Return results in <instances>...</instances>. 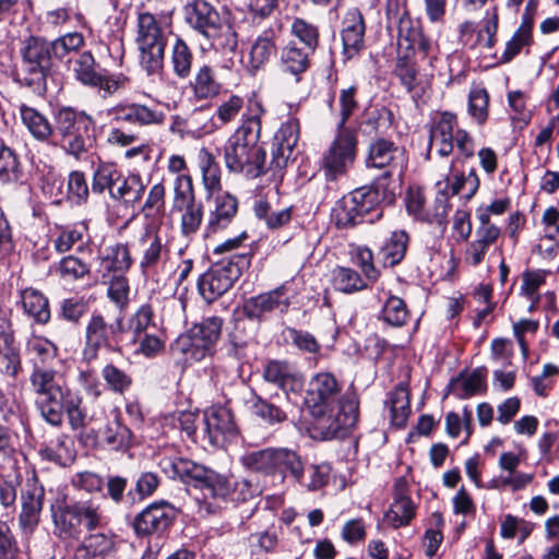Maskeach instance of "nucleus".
<instances>
[{"mask_svg":"<svg viewBox=\"0 0 559 559\" xmlns=\"http://www.w3.org/2000/svg\"><path fill=\"white\" fill-rule=\"evenodd\" d=\"M340 396L341 384L332 373L320 372L310 379L305 403L328 439L345 437L358 419L357 400Z\"/></svg>","mask_w":559,"mask_h":559,"instance_id":"f257e3e1","label":"nucleus"},{"mask_svg":"<svg viewBox=\"0 0 559 559\" xmlns=\"http://www.w3.org/2000/svg\"><path fill=\"white\" fill-rule=\"evenodd\" d=\"M264 112L260 100H249L241 124L223 147L224 162L229 171L245 173L251 177H258L263 173L266 153L260 145V136L261 118Z\"/></svg>","mask_w":559,"mask_h":559,"instance_id":"f03ea898","label":"nucleus"},{"mask_svg":"<svg viewBox=\"0 0 559 559\" xmlns=\"http://www.w3.org/2000/svg\"><path fill=\"white\" fill-rule=\"evenodd\" d=\"M20 64L13 70V81L37 96L47 92V76L51 68L53 47L40 36L29 35L21 41Z\"/></svg>","mask_w":559,"mask_h":559,"instance_id":"7ed1b4c3","label":"nucleus"},{"mask_svg":"<svg viewBox=\"0 0 559 559\" xmlns=\"http://www.w3.org/2000/svg\"><path fill=\"white\" fill-rule=\"evenodd\" d=\"M108 115L116 126L108 131L107 142L119 147H128L139 140L135 133L124 131L120 126L160 127L165 123L167 117L157 107L141 103L117 104L109 109Z\"/></svg>","mask_w":559,"mask_h":559,"instance_id":"20e7f679","label":"nucleus"},{"mask_svg":"<svg viewBox=\"0 0 559 559\" xmlns=\"http://www.w3.org/2000/svg\"><path fill=\"white\" fill-rule=\"evenodd\" d=\"M28 380L43 419L46 423H58L61 415L60 403L71 391L64 376L53 368L37 369L31 371Z\"/></svg>","mask_w":559,"mask_h":559,"instance_id":"39448f33","label":"nucleus"},{"mask_svg":"<svg viewBox=\"0 0 559 559\" xmlns=\"http://www.w3.org/2000/svg\"><path fill=\"white\" fill-rule=\"evenodd\" d=\"M55 128L60 136V144L64 152L75 159H81L87 152L93 128V119L83 111L71 107H62L55 112Z\"/></svg>","mask_w":559,"mask_h":559,"instance_id":"423d86ee","label":"nucleus"},{"mask_svg":"<svg viewBox=\"0 0 559 559\" xmlns=\"http://www.w3.org/2000/svg\"><path fill=\"white\" fill-rule=\"evenodd\" d=\"M454 146L463 158L474 155L473 138L465 130L457 128L455 115L443 112L430 128L427 157L429 158L433 151L441 157H448Z\"/></svg>","mask_w":559,"mask_h":559,"instance_id":"0eeeda50","label":"nucleus"},{"mask_svg":"<svg viewBox=\"0 0 559 559\" xmlns=\"http://www.w3.org/2000/svg\"><path fill=\"white\" fill-rule=\"evenodd\" d=\"M135 43L140 51V66L148 74L163 72L166 37L156 17L148 13H140L136 24Z\"/></svg>","mask_w":559,"mask_h":559,"instance_id":"6e6552de","label":"nucleus"},{"mask_svg":"<svg viewBox=\"0 0 559 559\" xmlns=\"http://www.w3.org/2000/svg\"><path fill=\"white\" fill-rule=\"evenodd\" d=\"M250 262V253H237L212 265L198 282L199 293L203 299L211 302L228 292L249 267Z\"/></svg>","mask_w":559,"mask_h":559,"instance_id":"1a4fd4ad","label":"nucleus"},{"mask_svg":"<svg viewBox=\"0 0 559 559\" xmlns=\"http://www.w3.org/2000/svg\"><path fill=\"white\" fill-rule=\"evenodd\" d=\"M386 14L396 27L397 51L415 52L417 49L424 57H429L433 48L431 40L423 33L421 22L412 17L400 0L388 1Z\"/></svg>","mask_w":559,"mask_h":559,"instance_id":"9d476101","label":"nucleus"},{"mask_svg":"<svg viewBox=\"0 0 559 559\" xmlns=\"http://www.w3.org/2000/svg\"><path fill=\"white\" fill-rule=\"evenodd\" d=\"M123 332V317L109 322L103 313L94 311L85 326L83 359L87 362L96 360L102 348L117 350Z\"/></svg>","mask_w":559,"mask_h":559,"instance_id":"9b49d317","label":"nucleus"},{"mask_svg":"<svg viewBox=\"0 0 559 559\" xmlns=\"http://www.w3.org/2000/svg\"><path fill=\"white\" fill-rule=\"evenodd\" d=\"M158 466L168 478L179 479L186 485L201 489V500L210 498L212 485L218 476L214 471L177 454L162 456Z\"/></svg>","mask_w":559,"mask_h":559,"instance_id":"f8f14e48","label":"nucleus"},{"mask_svg":"<svg viewBox=\"0 0 559 559\" xmlns=\"http://www.w3.org/2000/svg\"><path fill=\"white\" fill-rule=\"evenodd\" d=\"M357 144L355 130H336V135L322 159L323 170L329 180H337L353 167Z\"/></svg>","mask_w":559,"mask_h":559,"instance_id":"ddd939ff","label":"nucleus"},{"mask_svg":"<svg viewBox=\"0 0 559 559\" xmlns=\"http://www.w3.org/2000/svg\"><path fill=\"white\" fill-rule=\"evenodd\" d=\"M260 492L257 485L247 478L229 479L218 475L214 485H212L210 498L212 501L200 500L197 498L199 504V513L209 515L215 513L221 508V502H246L252 499Z\"/></svg>","mask_w":559,"mask_h":559,"instance_id":"4468645a","label":"nucleus"},{"mask_svg":"<svg viewBox=\"0 0 559 559\" xmlns=\"http://www.w3.org/2000/svg\"><path fill=\"white\" fill-rule=\"evenodd\" d=\"M73 72L79 82L103 91L104 96L126 88L129 81L123 75H107V72L99 67L90 51H83L76 56L73 60Z\"/></svg>","mask_w":559,"mask_h":559,"instance_id":"2eb2a0df","label":"nucleus"},{"mask_svg":"<svg viewBox=\"0 0 559 559\" xmlns=\"http://www.w3.org/2000/svg\"><path fill=\"white\" fill-rule=\"evenodd\" d=\"M348 195L367 221L372 223L374 218L382 215L379 210L380 204L383 202L391 203L394 200L395 192L391 182H386L385 177H380L372 186L358 188Z\"/></svg>","mask_w":559,"mask_h":559,"instance_id":"dca6fc26","label":"nucleus"},{"mask_svg":"<svg viewBox=\"0 0 559 559\" xmlns=\"http://www.w3.org/2000/svg\"><path fill=\"white\" fill-rule=\"evenodd\" d=\"M414 55L415 52L397 51L393 73L412 98L418 103L431 90L432 75L419 76Z\"/></svg>","mask_w":559,"mask_h":559,"instance_id":"f3484780","label":"nucleus"},{"mask_svg":"<svg viewBox=\"0 0 559 559\" xmlns=\"http://www.w3.org/2000/svg\"><path fill=\"white\" fill-rule=\"evenodd\" d=\"M203 431L211 444L219 447L234 440L238 428L229 408L222 405H212L203 413Z\"/></svg>","mask_w":559,"mask_h":559,"instance_id":"a211bd4d","label":"nucleus"},{"mask_svg":"<svg viewBox=\"0 0 559 559\" xmlns=\"http://www.w3.org/2000/svg\"><path fill=\"white\" fill-rule=\"evenodd\" d=\"M290 306V298L285 285L250 297L242 306L243 314L250 320L261 321L272 312L285 313Z\"/></svg>","mask_w":559,"mask_h":559,"instance_id":"6ab92c4d","label":"nucleus"},{"mask_svg":"<svg viewBox=\"0 0 559 559\" xmlns=\"http://www.w3.org/2000/svg\"><path fill=\"white\" fill-rule=\"evenodd\" d=\"M405 162L404 148L397 146L391 140L377 138L372 140L368 146L366 158L367 167L385 168L386 170L382 177L386 178V182H390L393 170L403 168Z\"/></svg>","mask_w":559,"mask_h":559,"instance_id":"aec40b11","label":"nucleus"},{"mask_svg":"<svg viewBox=\"0 0 559 559\" xmlns=\"http://www.w3.org/2000/svg\"><path fill=\"white\" fill-rule=\"evenodd\" d=\"M365 33L366 24L360 10L348 9L342 20L341 28L343 55L346 59L357 57L365 49Z\"/></svg>","mask_w":559,"mask_h":559,"instance_id":"412c9836","label":"nucleus"},{"mask_svg":"<svg viewBox=\"0 0 559 559\" xmlns=\"http://www.w3.org/2000/svg\"><path fill=\"white\" fill-rule=\"evenodd\" d=\"M175 518V509L167 502H155L145 508L134 520L139 535H150L166 530Z\"/></svg>","mask_w":559,"mask_h":559,"instance_id":"4be33fe9","label":"nucleus"},{"mask_svg":"<svg viewBox=\"0 0 559 559\" xmlns=\"http://www.w3.org/2000/svg\"><path fill=\"white\" fill-rule=\"evenodd\" d=\"M134 246L141 253L140 267L144 273L155 270L157 264L166 260L169 254L167 243L157 231L152 229H145Z\"/></svg>","mask_w":559,"mask_h":559,"instance_id":"5701e85b","label":"nucleus"},{"mask_svg":"<svg viewBox=\"0 0 559 559\" xmlns=\"http://www.w3.org/2000/svg\"><path fill=\"white\" fill-rule=\"evenodd\" d=\"M185 22L202 36L213 33L219 15L205 0H187L182 8Z\"/></svg>","mask_w":559,"mask_h":559,"instance_id":"b1692460","label":"nucleus"},{"mask_svg":"<svg viewBox=\"0 0 559 559\" xmlns=\"http://www.w3.org/2000/svg\"><path fill=\"white\" fill-rule=\"evenodd\" d=\"M22 369L19 348L11 324L7 319L0 320V373L16 378Z\"/></svg>","mask_w":559,"mask_h":559,"instance_id":"393cba45","label":"nucleus"},{"mask_svg":"<svg viewBox=\"0 0 559 559\" xmlns=\"http://www.w3.org/2000/svg\"><path fill=\"white\" fill-rule=\"evenodd\" d=\"M238 211V202L229 193H223L215 198V207L211 211L207 224L206 236L216 234L227 228L235 218Z\"/></svg>","mask_w":559,"mask_h":559,"instance_id":"a878e982","label":"nucleus"},{"mask_svg":"<svg viewBox=\"0 0 559 559\" xmlns=\"http://www.w3.org/2000/svg\"><path fill=\"white\" fill-rule=\"evenodd\" d=\"M43 499L44 491L37 487L22 492L19 524L24 533H32L37 527L43 510Z\"/></svg>","mask_w":559,"mask_h":559,"instance_id":"bb28decb","label":"nucleus"},{"mask_svg":"<svg viewBox=\"0 0 559 559\" xmlns=\"http://www.w3.org/2000/svg\"><path fill=\"white\" fill-rule=\"evenodd\" d=\"M264 379L282 389L284 392H297L302 388L301 378L284 361L267 362L263 372Z\"/></svg>","mask_w":559,"mask_h":559,"instance_id":"cd10ccee","label":"nucleus"},{"mask_svg":"<svg viewBox=\"0 0 559 559\" xmlns=\"http://www.w3.org/2000/svg\"><path fill=\"white\" fill-rule=\"evenodd\" d=\"M17 112L21 123L34 139L44 142L53 134L49 119L37 108L23 103L17 106Z\"/></svg>","mask_w":559,"mask_h":559,"instance_id":"c85d7f7f","label":"nucleus"},{"mask_svg":"<svg viewBox=\"0 0 559 559\" xmlns=\"http://www.w3.org/2000/svg\"><path fill=\"white\" fill-rule=\"evenodd\" d=\"M276 53V44L271 33L258 36L252 43L245 67L250 74L263 69Z\"/></svg>","mask_w":559,"mask_h":559,"instance_id":"c756f323","label":"nucleus"},{"mask_svg":"<svg viewBox=\"0 0 559 559\" xmlns=\"http://www.w3.org/2000/svg\"><path fill=\"white\" fill-rule=\"evenodd\" d=\"M313 52V50H307L292 40L281 49V66L285 72L296 76V80L299 81L300 74L310 67V57Z\"/></svg>","mask_w":559,"mask_h":559,"instance_id":"7c9ffc66","label":"nucleus"},{"mask_svg":"<svg viewBox=\"0 0 559 559\" xmlns=\"http://www.w3.org/2000/svg\"><path fill=\"white\" fill-rule=\"evenodd\" d=\"M190 86L197 100L213 99L219 95L223 88V84L218 81L215 70L209 64L198 68L190 82Z\"/></svg>","mask_w":559,"mask_h":559,"instance_id":"2f4dec72","label":"nucleus"},{"mask_svg":"<svg viewBox=\"0 0 559 559\" xmlns=\"http://www.w3.org/2000/svg\"><path fill=\"white\" fill-rule=\"evenodd\" d=\"M60 404L61 415L59 421L48 424L53 427H60L63 424L64 415H67L69 426L73 431L83 430L87 424V415L80 393L71 390Z\"/></svg>","mask_w":559,"mask_h":559,"instance_id":"473e14b6","label":"nucleus"},{"mask_svg":"<svg viewBox=\"0 0 559 559\" xmlns=\"http://www.w3.org/2000/svg\"><path fill=\"white\" fill-rule=\"evenodd\" d=\"M146 186L142 177L132 173L119 180L115 189H111V198L121 201L124 205L139 204L144 195Z\"/></svg>","mask_w":559,"mask_h":559,"instance_id":"72a5a7b5","label":"nucleus"},{"mask_svg":"<svg viewBox=\"0 0 559 559\" xmlns=\"http://www.w3.org/2000/svg\"><path fill=\"white\" fill-rule=\"evenodd\" d=\"M21 304L24 310L34 322L46 324L50 320V307L48 298L39 290L26 288L21 293Z\"/></svg>","mask_w":559,"mask_h":559,"instance_id":"f704fd0d","label":"nucleus"},{"mask_svg":"<svg viewBox=\"0 0 559 559\" xmlns=\"http://www.w3.org/2000/svg\"><path fill=\"white\" fill-rule=\"evenodd\" d=\"M27 350L31 355L32 370L51 369L50 364L58 356V347L41 336H32L27 342Z\"/></svg>","mask_w":559,"mask_h":559,"instance_id":"c9c22d12","label":"nucleus"},{"mask_svg":"<svg viewBox=\"0 0 559 559\" xmlns=\"http://www.w3.org/2000/svg\"><path fill=\"white\" fill-rule=\"evenodd\" d=\"M55 528L61 538H79L82 533L80 519L73 503L59 507L53 511Z\"/></svg>","mask_w":559,"mask_h":559,"instance_id":"e433bc0d","label":"nucleus"},{"mask_svg":"<svg viewBox=\"0 0 559 559\" xmlns=\"http://www.w3.org/2000/svg\"><path fill=\"white\" fill-rule=\"evenodd\" d=\"M100 436L106 447L115 451L128 449L132 439L131 430L121 423L118 416L106 424Z\"/></svg>","mask_w":559,"mask_h":559,"instance_id":"4c0bfd02","label":"nucleus"},{"mask_svg":"<svg viewBox=\"0 0 559 559\" xmlns=\"http://www.w3.org/2000/svg\"><path fill=\"white\" fill-rule=\"evenodd\" d=\"M280 473L285 476L289 473L298 483H301L304 475V463L301 457L293 450L286 448L275 449L273 474Z\"/></svg>","mask_w":559,"mask_h":559,"instance_id":"58836bf2","label":"nucleus"},{"mask_svg":"<svg viewBox=\"0 0 559 559\" xmlns=\"http://www.w3.org/2000/svg\"><path fill=\"white\" fill-rule=\"evenodd\" d=\"M385 405L389 407L392 424L396 427L404 426L411 413L407 389L402 384L397 385L389 394Z\"/></svg>","mask_w":559,"mask_h":559,"instance_id":"ea45409f","label":"nucleus"},{"mask_svg":"<svg viewBox=\"0 0 559 559\" xmlns=\"http://www.w3.org/2000/svg\"><path fill=\"white\" fill-rule=\"evenodd\" d=\"M170 64L174 74L186 80L191 75L193 64V52L187 43L181 38H176L170 49Z\"/></svg>","mask_w":559,"mask_h":559,"instance_id":"a19ab883","label":"nucleus"},{"mask_svg":"<svg viewBox=\"0 0 559 559\" xmlns=\"http://www.w3.org/2000/svg\"><path fill=\"white\" fill-rule=\"evenodd\" d=\"M175 350L185 356L186 362H193L200 361L207 355H211L213 348L188 331V333L178 337L175 344Z\"/></svg>","mask_w":559,"mask_h":559,"instance_id":"79ce46f5","label":"nucleus"},{"mask_svg":"<svg viewBox=\"0 0 559 559\" xmlns=\"http://www.w3.org/2000/svg\"><path fill=\"white\" fill-rule=\"evenodd\" d=\"M414 516L415 506L408 497L403 495L394 497L393 502L384 514V519L393 528L408 525Z\"/></svg>","mask_w":559,"mask_h":559,"instance_id":"37998d69","label":"nucleus"},{"mask_svg":"<svg viewBox=\"0 0 559 559\" xmlns=\"http://www.w3.org/2000/svg\"><path fill=\"white\" fill-rule=\"evenodd\" d=\"M532 31L533 19L532 16L524 14L519 28L515 31L512 38L507 43L506 49L501 57L504 62L511 61L516 55L520 53L523 47L530 46L532 44Z\"/></svg>","mask_w":559,"mask_h":559,"instance_id":"c03bdc74","label":"nucleus"},{"mask_svg":"<svg viewBox=\"0 0 559 559\" xmlns=\"http://www.w3.org/2000/svg\"><path fill=\"white\" fill-rule=\"evenodd\" d=\"M455 162L450 165L451 176L447 177L452 194H462L465 199H471L479 188V178L476 170L472 168L467 174L454 173Z\"/></svg>","mask_w":559,"mask_h":559,"instance_id":"a18cd8bd","label":"nucleus"},{"mask_svg":"<svg viewBox=\"0 0 559 559\" xmlns=\"http://www.w3.org/2000/svg\"><path fill=\"white\" fill-rule=\"evenodd\" d=\"M408 236L405 231H393L380 247V254L384 263L390 266L399 264L405 257Z\"/></svg>","mask_w":559,"mask_h":559,"instance_id":"49530a36","label":"nucleus"},{"mask_svg":"<svg viewBox=\"0 0 559 559\" xmlns=\"http://www.w3.org/2000/svg\"><path fill=\"white\" fill-rule=\"evenodd\" d=\"M390 111L385 108H367L361 116L358 128L366 135L379 134L390 127Z\"/></svg>","mask_w":559,"mask_h":559,"instance_id":"de8ad7c7","label":"nucleus"},{"mask_svg":"<svg viewBox=\"0 0 559 559\" xmlns=\"http://www.w3.org/2000/svg\"><path fill=\"white\" fill-rule=\"evenodd\" d=\"M21 175L16 154L0 138V182L2 185L15 183L20 180Z\"/></svg>","mask_w":559,"mask_h":559,"instance_id":"09e8293b","label":"nucleus"},{"mask_svg":"<svg viewBox=\"0 0 559 559\" xmlns=\"http://www.w3.org/2000/svg\"><path fill=\"white\" fill-rule=\"evenodd\" d=\"M153 309L150 305H142L128 320L127 332L131 338L157 332V326L153 321Z\"/></svg>","mask_w":559,"mask_h":559,"instance_id":"8fccbe9b","label":"nucleus"},{"mask_svg":"<svg viewBox=\"0 0 559 559\" xmlns=\"http://www.w3.org/2000/svg\"><path fill=\"white\" fill-rule=\"evenodd\" d=\"M333 282L337 290L354 293L368 287V281L362 278L355 270L338 266L333 272Z\"/></svg>","mask_w":559,"mask_h":559,"instance_id":"3c124183","label":"nucleus"},{"mask_svg":"<svg viewBox=\"0 0 559 559\" xmlns=\"http://www.w3.org/2000/svg\"><path fill=\"white\" fill-rule=\"evenodd\" d=\"M334 218L337 227L348 228L367 221L359 209L349 198L344 197L334 209Z\"/></svg>","mask_w":559,"mask_h":559,"instance_id":"603ef678","label":"nucleus"},{"mask_svg":"<svg viewBox=\"0 0 559 559\" xmlns=\"http://www.w3.org/2000/svg\"><path fill=\"white\" fill-rule=\"evenodd\" d=\"M195 203H198V201L195 199L191 176L178 175L174 180L171 210L176 211Z\"/></svg>","mask_w":559,"mask_h":559,"instance_id":"864d4df0","label":"nucleus"},{"mask_svg":"<svg viewBox=\"0 0 559 559\" xmlns=\"http://www.w3.org/2000/svg\"><path fill=\"white\" fill-rule=\"evenodd\" d=\"M290 34L296 37L307 50L316 51L319 45V28L301 17H295L290 25Z\"/></svg>","mask_w":559,"mask_h":559,"instance_id":"5fc2aeb1","label":"nucleus"},{"mask_svg":"<svg viewBox=\"0 0 559 559\" xmlns=\"http://www.w3.org/2000/svg\"><path fill=\"white\" fill-rule=\"evenodd\" d=\"M120 180V174L115 164L100 163L93 176L92 190L95 193H103L105 189H115Z\"/></svg>","mask_w":559,"mask_h":559,"instance_id":"6e6d98bb","label":"nucleus"},{"mask_svg":"<svg viewBox=\"0 0 559 559\" xmlns=\"http://www.w3.org/2000/svg\"><path fill=\"white\" fill-rule=\"evenodd\" d=\"M489 94L485 87L473 86L468 93V114L477 124H484L488 118Z\"/></svg>","mask_w":559,"mask_h":559,"instance_id":"4d7b16f0","label":"nucleus"},{"mask_svg":"<svg viewBox=\"0 0 559 559\" xmlns=\"http://www.w3.org/2000/svg\"><path fill=\"white\" fill-rule=\"evenodd\" d=\"M275 449L269 448L259 451H252L241 456V464L253 472L273 474Z\"/></svg>","mask_w":559,"mask_h":559,"instance_id":"13d9d810","label":"nucleus"},{"mask_svg":"<svg viewBox=\"0 0 559 559\" xmlns=\"http://www.w3.org/2000/svg\"><path fill=\"white\" fill-rule=\"evenodd\" d=\"M546 273L544 271H525L522 274L521 295L526 297L531 305L530 310L536 308L539 302V288L545 284Z\"/></svg>","mask_w":559,"mask_h":559,"instance_id":"bf43d9fd","label":"nucleus"},{"mask_svg":"<svg viewBox=\"0 0 559 559\" xmlns=\"http://www.w3.org/2000/svg\"><path fill=\"white\" fill-rule=\"evenodd\" d=\"M102 377L114 393L123 394L132 385V377L111 362L103 367Z\"/></svg>","mask_w":559,"mask_h":559,"instance_id":"052dcab7","label":"nucleus"},{"mask_svg":"<svg viewBox=\"0 0 559 559\" xmlns=\"http://www.w3.org/2000/svg\"><path fill=\"white\" fill-rule=\"evenodd\" d=\"M81 526L87 531H93L102 526L104 522V514L99 504L92 500L74 502Z\"/></svg>","mask_w":559,"mask_h":559,"instance_id":"680f3d73","label":"nucleus"},{"mask_svg":"<svg viewBox=\"0 0 559 559\" xmlns=\"http://www.w3.org/2000/svg\"><path fill=\"white\" fill-rule=\"evenodd\" d=\"M180 213V229L183 236L191 237L199 230L203 219V205L201 202L178 209Z\"/></svg>","mask_w":559,"mask_h":559,"instance_id":"e2e57ef3","label":"nucleus"},{"mask_svg":"<svg viewBox=\"0 0 559 559\" xmlns=\"http://www.w3.org/2000/svg\"><path fill=\"white\" fill-rule=\"evenodd\" d=\"M222 326L223 319L213 316L203 319L201 323L193 325L189 331L213 348L221 336Z\"/></svg>","mask_w":559,"mask_h":559,"instance_id":"0e129e2a","label":"nucleus"},{"mask_svg":"<svg viewBox=\"0 0 559 559\" xmlns=\"http://www.w3.org/2000/svg\"><path fill=\"white\" fill-rule=\"evenodd\" d=\"M383 320L393 326H402L407 322L408 310L404 300L397 296H390L382 308Z\"/></svg>","mask_w":559,"mask_h":559,"instance_id":"69168bd1","label":"nucleus"},{"mask_svg":"<svg viewBox=\"0 0 559 559\" xmlns=\"http://www.w3.org/2000/svg\"><path fill=\"white\" fill-rule=\"evenodd\" d=\"M59 275L64 281H76L84 278L91 272L90 265L82 259L74 255L62 258L57 267Z\"/></svg>","mask_w":559,"mask_h":559,"instance_id":"338daca9","label":"nucleus"},{"mask_svg":"<svg viewBox=\"0 0 559 559\" xmlns=\"http://www.w3.org/2000/svg\"><path fill=\"white\" fill-rule=\"evenodd\" d=\"M83 550L93 558H105L116 551V540L103 533L93 534L87 538Z\"/></svg>","mask_w":559,"mask_h":559,"instance_id":"774afa93","label":"nucleus"}]
</instances>
